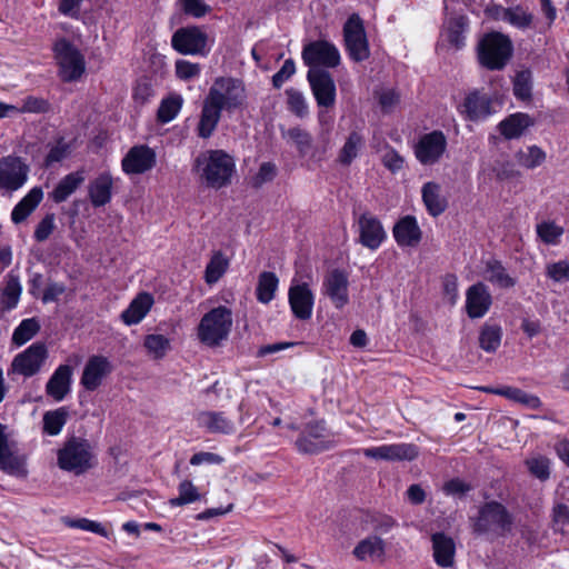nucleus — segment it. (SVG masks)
Returning a JSON list of instances; mask_svg holds the SVG:
<instances>
[{"mask_svg": "<svg viewBox=\"0 0 569 569\" xmlns=\"http://www.w3.org/2000/svg\"><path fill=\"white\" fill-rule=\"evenodd\" d=\"M43 198L40 187L32 188L13 208L11 220L14 223L23 222L39 206Z\"/></svg>", "mask_w": 569, "mask_h": 569, "instance_id": "33", "label": "nucleus"}, {"mask_svg": "<svg viewBox=\"0 0 569 569\" xmlns=\"http://www.w3.org/2000/svg\"><path fill=\"white\" fill-rule=\"evenodd\" d=\"M505 21L518 29L525 30L531 27L533 16L521 6H516L506 9Z\"/></svg>", "mask_w": 569, "mask_h": 569, "instance_id": "51", "label": "nucleus"}, {"mask_svg": "<svg viewBox=\"0 0 569 569\" xmlns=\"http://www.w3.org/2000/svg\"><path fill=\"white\" fill-rule=\"evenodd\" d=\"M513 94L521 100L530 98L531 83L529 72L522 71L516 76L513 81Z\"/></svg>", "mask_w": 569, "mask_h": 569, "instance_id": "60", "label": "nucleus"}, {"mask_svg": "<svg viewBox=\"0 0 569 569\" xmlns=\"http://www.w3.org/2000/svg\"><path fill=\"white\" fill-rule=\"evenodd\" d=\"M28 173L29 167L20 157H2L0 159V191H17L26 183Z\"/></svg>", "mask_w": 569, "mask_h": 569, "instance_id": "13", "label": "nucleus"}, {"mask_svg": "<svg viewBox=\"0 0 569 569\" xmlns=\"http://www.w3.org/2000/svg\"><path fill=\"white\" fill-rule=\"evenodd\" d=\"M307 80L319 108H332L337 89L332 76L323 69H309Z\"/></svg>", "mask_w": 569, "mask_h": 569, "instance_id": "14", "label": "nucleus"}, {"mask_svg": "<svg viewBox=\"0 0 569 569\" xmlns=\"http://www.w3.org/2000/svg\"><path fill=\"white\" fill-rule=\"evenodd\" d=\"M547 274L557 282L569 280V263L567 261H558L547 267Z\"/></svg>", "mask_w": 569, "mask_h": 569, "instance_id": "64", "label": "nucleus"}, {"mask_svg": "<svg viewBox=\"0 0 569 569\" xmlns=\"http://www.w3.org/2000/svg\"><path fill=\"white\" fill-rule=\"evenodd\" d=\"M40 330L36 318L23 319L12 333V343L22 346L31 340Z\"/></svg>", "mask_w": 569, "mask_h": 569, "instance_id": "49", "label": "nucleus"}, {"mask_svg": "<svg viewBox=\"0 0 569 569\" xmlns=\"http://www.w3.org/2000/svg\"><path fill=\"white\" fill-rule=\"evenodd\" d=\"M431 542L435 562L442 568L453 567L456 556L455 540L443 532H436L431 536Z\"/></svg>", "mask_w": 569, "mask_h": 569, "instance_id": "25", "label": "nucleus"}, {"mask_svg": "<svg viewBox=\"0 0 569 569\" xmlns=\"http://www.w3.org/2000/svg\"><path fill=\"white\" fill-rule=\"evenodd\" d=\"M0 470L17 478L28 476L26 458L12 450L7 435V426L2 423H0Z\"/></svg>", "mask_w": 569, "mask_h": 569, "instance_id": "16", "label": "nucleus"}, {"mask_svg": "<svg viewBox=\"0 0 569 569\" xmlns=\"http://www.w3.org/2000/svg\"><path fill=\"white\" fill-rule=\"evenodd\" d=\"M492 303L487 286L477 282L468 288L466 293V310L471 319L483 317Z\"/></svg>", "mask_w": 569, "mask_h": 569, "instance_id": "23", "label": "nucleus"}, {"mask_svg": "<svg viewBox=\"0 0 569 569\" xmlns=\"http://www.w3.org/2000/svg\"><path fill=\"white\" fill-rule=\"evenodd\" d=\"M113 179L109 172H102L90 181L88 197L94 208L103 207L112 198Z\"/></svg>", "mask_w": 569, "mask_h": 569, "instance_id": "27", "label": "nucleus"}, {"mask_svg": "<svg viewBox=\"0 0 569 569\" xmlns=\"http://www.w3.org/2000/svg\"><path fill=\"white\" fill-rule=\"evenodd\" d=\"M349 279L341 269L329 271L322 282V293L327 296L337 309H342L349 303Z\"/></svg>", "mask_w": 569, "mask_h": 569, "instance_id": "19", "label": "nucleus"}, {"mask_svg": "<svg viewBox=\"0 0 569 569\" xmlns=\"http://www.w3.org/2000/svg\"><path fill=\"white\" fill-rule=\"evenodd\" d=\"M537 233L545 243L555 244L563 233V229L555 222H542L537 226Z\"/></svg>", "mask_w": 569, "mask_h": 569, "instance_id": "58", "label": "nucleus"}, {"mask_svg": "<svg viewBox=\"0 0 569 569\" xmlns=\"http://www.w3.org/2000/svg\"><path fill=\"white\" fill-rule=\"evenodd\" d=\"M281 137L292 143L301 157L309 153L313 142L311 133L299 126L287 130L281 129Z\"/></svg>", "mask_w": 569, "mask_h": 569, "instance_id": "38", "label": "nucleus"}, {"mask_svg": "<svg viewBox=\"0 0 569 569\" xmlns=\"http://www.w3.org/2000/svg\"><path fill=\"white\" fill-rule=\"evenodd\" d=\"M513 515L501 502L496 500L485 502L472 519V530L477 535L496 533L503 536L512 530Z\"/></svg>", "mask_w": 569, "mask_h": 569, "instance_id": "5", "label": "nucleus"}, {"mask_svg": "<svg viewBox=\"0 0 569 569\" xmlns=\"http://www.w3.org/2000/svg\"><path fill=\"white\" fill-rule=\"evenodd\" d=\"M154 300L153 297L148 292H140L130 302L128 308L122 311L121 320L127 326L139 323L150 311Z\"/></svg>", "mask_w": 569, "mask_h": 569, "instance_id": "29", "label": "nucleus"}, {"mask_svg": "<svg viewBox=\"0 0 569 569\" xmlns=\"http://www.w3.org/2000/svg\"><path fill=\"white\" fill-rule=\"evenodd\" d=\"M512 53L511 39L498 31L483 34L477 44V57L480 66L491 71L505 69Z\"/></svg>", "mask_w": 569, "mask_h": 569, "instance_id": "3", "label": "nucleus"}, {"mask_svg": "<svg viewBox=\"0 0 569 569\" xmlns=\"http://www.w3.org/2000/svg\"><path fill=\"white\" fill-rule=\"evenodd\" d=\"M288 299L291 311L297 319L309 320L311 318L315 296L307 282L291 284Z\"/></svg>", "mask_w": 569, "mask_h": 569, "instance_id": "22", "label": "nucleus"}, {"mask_svg": "<svg viewBox=\"0 0 569 569\" xmlns=\"http://www.w3.org/2000/svg\"><path fill=\"white\" fill-rule=\"evenodd\" d=\"M362 452L367 458L386 461H411L419 455L418 447L413 443L382 445L366 448Z\"/></svg>", "mask_w": 569, "mask_h": 569, "instance_id": "20", "label": "nucleus"}, {"mask_svg": "<svg viewBox=\"0 0 569 569\" xmlns=\"http://www.w3.org/2000/svg\"><path fill=\"white\" fill-rule=\"evenodd\" d=\"M47 358L46 345L34 342L13 358L8 375L17 373L30 378L41 370Z\"/></svg>", "mask_w": 569, "mask_h": 569, "instance_id": "11", "label": "nucleus"}, {"mask_svg": "<svg viewBox=\"0 0 569 569\" xmlns=\"http://www.w3.org/2000/svg\"><path fill=\"white\" fill-rule=\"evenodd\" d=\"M54 228V214L48 213L36 226L33 237L38 242H43L50 237Z\"/></svg>", "mask_w": 569, "mask_h": 569, "instance_id": "61", "label": "nucleus"}, {"mask_svg": "<svg viewBox=\"0 0 569 569\" xmlns=\"http://www.w3.org/2000/svg\"><path fill=\"white\" fill-rule=\"evenodd\" d=\"M552 522L556 531L566 533L569 529V507L558 503L552 509Z\"/></svg>", "mask_w": 569, "mask_h": 569, "instance_id": "59", "label": "nucleus"}, {"mask_svg": "<svg viewBox=\"0 0 569 569\" xmlns=\"http://www.w3.org/2000/svg\"><path fill=\"white\" fill-rule=\"evenodd\" d=\"M193 170L207 187L220 189L231 182L236 163L223 150H207L197 156Z\"/></svg>", "mask_w": 569, "mask_h": 569, "instance_id": "1", "label": "nucleus"}, {"mask_svg": "<svg viewBox=\"0 0 569 569\" xmlns=\"http://www.w3.org/2000/svg\"><path fill=\"white\" fill-rule=\"evenodd\" d=\"M113 370L112 363L104 356H92L88 359L80 379V383L88 391L97 390L104 378Z\"/></svg>", "mask_w": 569, "mask_h": 569, "instance_id": "21", "label": "nucleus"}, {"mask_svg": "<svg viewBox=\"0 0 569 569\" xmlns=\"http://www.w3.org/2000/svg\"><path fill=\"white\" fill-rule=\"evenodd\" d=\"M468 26V19L463 16L450 18L446 22L445 34L449 43L460 49L465 46V31Z\"/></svg>", "mask_w": 569, "mask_h": 569, "instance_id": "41", "label": "nucleus"}, {"mask_svg": "<svg viewBox=\"0 0 569 569\" xmlns=\"http://www.w3.org/2000/svg\"><path fill=\"white\" fill-rule=\"evenodd\" d=\"M157 162L153 149L147 144L133 146L122 158L121 167L127 174H142L150 171Z\"/></svg>", "mask_w": 569, "mask_h": 569, "instance_id": "17", "label": "nucleus"}, {"mask_svg": "<svg viewBox=\"0 0 569 569\" xmlns=\"http://www.w3.org/2000/svg\"><path fill=\"white\" fill-rule=\"evenodd\" d=\"M182 104L183 98L178 93H172L162 99L157 112L158 121L161 123H168L172 121L180 112Z\"/></svg>", "mask_w": 569, "mask_h": 569, "instance_id": "43", "label": "nucleus"}, {"mask_svg": "<svg viewBox=\"0 0 569 569\" xmlns=\"http://www.w3.org/2000/svg\"><path fill=\"white\" fill-rule=\"evenodd\" d=\"M228 268L229 259L221 251L213 252L204 270V281L208 284L218 282Z\"/></svg>", "mask_w": 569, "mask_h": 569, "instance_id": "42", "label": "nucleus"}, {"mask_svg": "<svg viewBox=\"0 0 569 569\" xmlns=\"http://www.w3.org/2000/svg\"><path fill=\"white\" fill-rule=\"evenodd\" d=\"M57 463L61 470L82 475L97 465L93 446L88 439L72 436L58 450Z\"/></svg>", "mask_w": 569, "mask_h": 569, "instance_id": "2", "label": "nucleus"}, {"mask_svg": "<svg viewBox=\"0 0 569 569\" xmlns=\"http://www.w3.org/2000/svg\"><path fill=\"white\" fill-rule=\"evenodd\" d=\"M69 411L66 407L44 412L42 418V430L49 436H57L67 423Z\"/></svg>", "mask_w": 569, "mask_h": 569, "instance_id": "39", "label": "nucleus"}, {"mask_svg": "<svg viewBox=\"0 0 569 569\" xmlns=\"http://www.w3.org/2000/svg\"><path fill=\"white\" fill-rule=\"evenodd\" d=\"M525 465L530 475L540 481H546L549 479L551 461L548 457L536 455L526 459Z\"/></svg>", "mask_w": 569, "mask_h": 569, "instance_id": "50", "label": "nucleus"}, {"mask_svg": "<svg viewBox=\"0 0 569 569\" xmlns=\"http://www.w3.org/2000/svg\"><path fill=\"white\" fill-rule=\"evenodd\" d=\"M232 311L219 306L204 313L198 325L199 340L208 347H218L227 340L232 328Z\"/></svg>", "mask_w": 569, "mask_h": 569, "instance_id": "4", "label": "nucleus"}, {"mask_svg": "<svg viewBox=\"0 0 569 569\" xmlns=\"http://www.w3.org/2000/svg\"><path fill=\"white\" fill-rule=\"evenodd\" d=\"M288 109L298 118H306L309 114V107L303 93L290 88L286 90Z\"/></svg>", "mask_w": 569, "mask_h": 569, "instance_id": "52", "label": "nucleus"}, {"mask_svg": "<svg viewBox=\"0 0 569 569\" xmlns=\"http://www.w3.org/2000/svg\"><path fill=\"white\" fill-rule=\"evenodd\" d=\"M385 552V541L378 536H369L362 539L352 551L353 556L360 561L372 558H382Z\"/></svg>", "mask_w": 569, "mask_h": 569, "instance_id": "37", "label": "nucleus"}, {"mask_svg": "<svg viewBox=\"0 0 569 569\" xmlns=\"http://www.w3.org/2000/svg\"><path fill=\"white\" fill-rule=\"evenodd\" d=\"M447 149V139L442 131L435 130L423 134L415 148V154L423 166L437 163Z\"/></svg>", "mask_w": 569, "mask_h": 569, "instance_id": "15", "label": "nucleus"}, {"mask_svg": "<svg viewBox=\"0 0 569 569\" xmlns=\"http://www.w3.org/2000/svg\"><path fill=\"white\" fill-rule=\"evenodd\" d=\"M296 72V64L292 59L283 62L279 71L272 76V84L274 88L280 89L282 84L291 78Z\"/></svg>", "mask_w": 569, "mask_h": 569, "instance_id": "63", "label": "nucleus"}, {"mask_svg": "<svg viewBox=\"0 0 569 569\" xmlns=\"http://www.w3.org/2000/svg\"><path fill=\"white\" fill-rule=\"evenodd\" d=\"M53 53L59 66V76L64 82L79 79L84 72L86 63L81 52L66 38L57 40Z\"/></svg>", "mask_w": 569, "mask_h": 569, "instance_id": "8", "label": "nucleus"}, {"mask_svg": "<svg viewBox=\"0 0 569 569\" xmlns=\"http://www.w3.org/2000/svg\"><path fill=\"white\" fill-rule=\"evenodd\" d=\"M515 158L521 167L535 169L546 161V152L538 146H530L526 150H518Z\"/></svg>", "mask_w": 569, "mask_h": 569, "instance_id": "46", "label": "nucleus"}, {"mask_svg": "<svg viewBox=\"0 0 569 569\" xmlns=\"http://www.w3.org/2000/svg\"><path fill=\"white\" fill-rule=\"evenodd\" d=\"M466 118L471 121L485 119L491 114V99L479 91L469 93L462 104Z\"/></svg>", "mask_w": 569, "mask_h": 569, "instance_id": "31", "label": "nucleus"}, {"mask_svg": "<svg viewBox=\"0 0 569 569\" xmlns=\"http://www.w3.org/2000/svg\"><path fill=\"white\" fill-rule=\"evenodd\" d=\"M533 122L527 113H513L499 123L500 133L508 140L517 139L522 136L525 130Z\"/></svg>", "mask_w": 569, "mask_h": 569, "instance_id": "35", "label": "nucleus"}, {"mask_svg": "<svg viewBox=\"0 0 569 569\" xmlns=\"http://www.w3.org/2000/svg\"><path fill=\"white\" fill-rule=\"evenodd\" d=\"M174 73L179 80L190 81L201 73V66L184 59H178L174 63Z\"/></svg>", "mask_w": 569, "mask_h": 569, "instance_id": "54", "label": "nucleus"}, {"mask_svg": "<svg viewBox=\"0 0 569 569\" xmlns=\"http://www.w3.org/2000/svg\"><path fill=\"white\" fill-rule=\"evenodd\" d=\"M143 346L154 359H161L170 349V340L162 335H148L144 338Z\"/></svg>", "mask_w": 569, "mask_h": 569, "instance_id": "53", "label": "nucleus"}, {"mask_svg": "<svg viewBox=\"0 0 569 569\" xmlns=\"http://www.w3.org/2000/svg\"><path fill=\"white\" fill-rule=\"evenodd\" d=\"M422 201L427 211L432 217H438L447 209V199L441 194V187L436 182H427L423 184Z\"/></svg>", "mask_w": 569, "mask_h": 569, "instance_id": "34", "label": "nucleus"}, {"mask_svg": "<svg viewBox=\"0 0 569 569\" xmlns=\"http://www.w3.org/2000/svg\"><path fill=\"white\" fill-rule=\"evenodd\" d=\"M197 421L211 433L230 435L236 430L233 421L221 411H202L197 416Z\"/></svg>", "mask_w": 569, "mask_h": 569, "instance_id": "30", "label": "nucleus"}, {"mask_svg": "<svg viewBox=\"0 0 569 569\" xmlns=\"http://www.w3.org/2000/svg\"><path fill=\"white\" fill-rule=\"evenodd\" d=\"M221 112L222 110L218 108V104L207 97L204 98L197 126V133L200 138L208 139L213 134L221 119Z\"/></svg>", "mask_w": 569, "mask_h": 569, "instance_id": "28", "label": "nucleus"}, {"mask_svg": "<svg viewBox=\"0 0 569 569\" xmlns=\"http://www.w3.org/2000/svg\"><path fill=\"white\" fill-rule=\"evenodd\" d=\"M83 170H77L64 176L49 193L54 203L64 202L84 182Z\"/></svg>", "mask_w": 569, "mask_h": 569, "instance_id": "32", "label": "nucleus"}, {"mask_svg": "<svg viewBox=\"0 0 569 569\" xmlns=\"http://www.w3.org/2000/svg\"><path fill=\"white\" fill-rule=\"evenodd\" d=\"M393 237L401 247H416L421 240V230L413 216L401 218L393 227Z\"/></svg>", "mask_w": 569, "mask_h": 569, "instance_id": "26", "label": "nucleus"}, {"mask_svg": "<svg viewBox=\"0 0 569 569\" xmlns=\"http://www.w3.org/2000/svg\"><path fill=\"white\" fill-rule=\"evenodd\" d=\"M343 41L350 59L355 62L365 61L370 57L363 21L359 14H351L345 22Z\"/></svg>", "mask_w": 569, "mask_h": 569, "instance_id": "10", "label": "nucleus"}, {"mask_svg": "<svg viewBox=\"0 0 569 569\" xmlns=\"http://www.w3.org/2000/svg\"><path fill=\"white\" fill-rule=\"evenodd\" d=\"M302 59L309 69L336 68L340 63V53L333 43L316 40L303 47Z\"/></svg>", "mask_w": 569, "mask_h": 569, "instance_id": "12", "label": "nucleus"}, {"mask_svg": "<svg viewBox=\"0 0 569 569\" xmlns=\"http://www.w3.org/2000/svg\"><path fill=\"white\" fill-rule=\"evenodd\" d=\"M487 279L500 287V288H511L516 284V279L510 277L505 267L501 264L500 261L491 260L487 262Z\"/></svg>", "mask_w": 569, "mask_h": 569, "instance_id": "48", "label": "nucleus"}, {"mask_svg": "<svg viewBox=\"0 0 569 569\" xmlns=\"http://www.w3.org/2000/svg\"><path fill=\"white\" fill-rule=\"evenodd\" d=\"M19 110L20 113H46L50 110V103L43 98L28 96L22 100Z\"/></svg>", "mask_w": 569, "mask_h": 569, "instance_id": "56", "label": "nucleus"}, {"mask_svg": "<svg viewBox=\"0 0 569 569\" xmlns=\"http://www.w3.org/2000/svg\"><path fill=\"white\" fill-rule=\"evenodd\" d=\"M295 446L300 453L318 455L335 447L323 421L308 422L303 426Z\"/></svg>", "mask_w": 569, "mask_h": 569, "instance_id": "9", "label": "nucleus"}, {"mask_svg": "<svg viewBox=\"0 0 569 569\" xmlns=\"http://www.w3.org/2000/svg\"><path fill=\"white\" fill-rule=\"evenodd\" d=\"M279 284L276 273L263 271L259 274L256 296L259 302L269 303L273 298Z\"/></svg>", "mask_w": 569, "mask_h": 569, "instance_id": "40", "label": "nucleus"}, {"mask_svg": "<svg viewBox=\"0 0 569 569\" xmlns=\"http://www.w3.org/2000/svg\"><path fill=\"white\" fill-rule=\"evenodd\" d=\"M63 523L70 528H77L97 533L102 537H108V531L100 522L87 518L71 519L67 517L63 519Z\"/></svg>", "mask_w": 569, "mask_h": 569, "instance_id": "55", "label": "nucleus"}, {"mask_svg": "<svg viewBox=\"0 0 569 569\" xmlns=\"http://www.w3.org/2000/svg\"><path fill=\"white\" fill-rule=\"evenodd\" d=\"M277 176V168L272 162H263L258 173L252 179V186L256 189L261 188L264 183L270 182Z\"/></svg>", "mask_w": 569, "mask_h": 569, "instance_id": "62", "label": "nucleus"}, {"mask_svg": "<svg viewBox=\"0 0 569 569\" xmlns=\"http://www.w3.org/2000/svg\"><path fill=\"white\" fill-rule=\"evenodd\" d=\"M359 243L370 250H377L387 238L381 221L370 212L361 213L357 219Z\"/></svg>", "mask_w": 569, "mask_h": 569, "instance_id": "18", "label": "nucleus"}, {"mask_svg": "<svg viewBox=\"0 0 569 569\" xmlns=\"http://www.w3.org/2000/svg\"><path fill=\"white\" fill-rule=\"evenodd\" d=\"M22 287L18 274L9 272L6 276L4 287L0 295V307L2 311H10L18 306Z\"/></svg>", "mask_w": 569, "mask_h": 569, "instance_id": "36", "label": "nucleus"}, {"mask_svg": "<svg viewBox=\"0 0 569 569\" xmlns=\"http://www.w3.org/2000/svg\"><path fill=\"white\" fill-rule=\"evenodd\" d=\"M171 47L183 56L207 57L211 50L208 33L198 26L177 29L171 37Z\"/></svg>", "mask_w": 569, "mask_h": 569, "instance_id": "7", "label": "nucleus"}, {"mask_svg": "<svg viewBox=\"0 0 569 569\" xmlns=\"http://www.w3.org/2000/svg\"><path fill=\"white\" fill-rule=\"evenodd\" d=\"M184 14L192 18H202L211 11V7L203 0H178Z\"/></svg>", "mask_w": 569, "mask_h": 569, "instance_id": "57", "label": "nucleus"}, {"mask_svg": "<svg viewBox=\"0 0 569 569\" xmlns=\"http://www.w3.org/2000/svg\"><path fill=\"white\" fill-rule=\"evenodd\" d=\"M207 98L221 110L233 111L243 104L246 92L242 81L230 78H217L209 89Z\"/></svg>", "mask_w": 569, "mask_h": 569, "instance_id": "6", "label": "nucleus"}, {"mask_svg": "<svg viewBox=\"0 0 569 569\" xmlns=\"http://www.w3.org/2000/svg\"><path fill=\"white\" fill-rule=\"evenodd\" d=\"M502 331L498 325H483L479 335V346L487 352H495L501 342Z\"/></svg>", "mask_w": 569, "mask_h": 569, "instance_id": "47", "label": "nucleus"}, {"mask_svg": "<svg viewBox=\"0 0 569 569\" xmlns=\"http://www.w3.org/2000/svg\"><path fill=\"white\" fill-rule=\"evenodd\" d=\"M72 367L60 365L46 385V393L56 401H62L70 392L72 381Z\"/></svg>", "mask_w": 569, "mask_h": 569, "instance_id": "24", "label": "nucleus"}, {"mask_svg": "<svg viewBox=\"0 0 569 569\" xmlns=\"http://www.w3.org/2000/svg\"><path fill=\"white\" fill-rule=\"evenodd\" d=\"M363 144V137L359 132H350L345 144L339 151L338 161L343 166H349L358 157V152Z\"/></svg>", "mask_w": 569, "mask_h": 569, "instance_id": "44", "label": "nucleus"}, {"mask_svg": "<svg viewBox=\"0 0 569 569\" xmlns=\"http://www.w3.org/2000/svg\"><path fill=\"white\" fill-rule=\"evenodd\" d=\"M178 497L168 501L171 507H181L202 499V495L190 480H182L178 486Z\"/></svg>", "mask_w": 569, "mask_h": 569, "instance_id": "45", "label": "nucleus"}]
</instances>
